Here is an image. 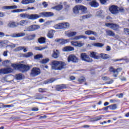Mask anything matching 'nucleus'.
<instances>
[{
  "label": "nucleus",
  "instance_id": "31",
  "mask_svg": "<svg viewBox=\"0 0 129 129\" xmlns=\"http://www.w3.org/2000/svg\"><path fill=\"white\" fill-rule=\"evenodd\" d=\"M93 46H94V47H98L99 48H101L104 46V44L101 43L96 42L93 44Z\"/></svg>",
  "mask_w": 129,
  "mask_h": 129
},
{
  "label": "nucleus",
  "instance_id": "49",
  "mask_svg": "<svg viewBox=\"0 0 129 129\" xmlns=\"http://www.w3.org/2000/svg\"><path fill=\"white\" fill-rule=\"evenodd\" d=\"M81 18L83 19V20H85V19H89L90 18V15H86L84 16H81Z\"/></svg>",
  "mask_w": 129,
  "mask_h": 129
},
{
  "label": "nucleus",
  "instance_id": "18",
  "mask_svg": "<svg viewBox=\"0 0 129 129\" xmlns=\"http://www.w3.org/2000/svg\"><path fill=\"white\" fill-rule=\"evenodd\" d=\"M63 52H71V51H74V47L72 46H65L62 48Z\"/></svg>",
  "mask_w": 129,
  "mask_h": 129
},
{
  "label": "nucleus",
  "instance_id": "15",
  "mask_svg": "<svg viewBox=\"0 0 129 129\" xmlns=\"http://www.w3.org/2000/svg\"><path fill=\"white\" fill-rule=\"evenodd\" d=\"M19 25V23L14 21H10L8 24V27L9 28H17Z\"/></svg>",
  "mask_w": 129,
  "mask_h": 129
},
{
  "label": "nucleus",
  "instance_id": "64",
  "mask_svg": "<svg viewBox=\"0 0 129 129\" xmlns=\"http://www.w3.org/2000/svg\"><path fill=\"white\" fill-rule=\"evenodd\" d=\"M4 107H12V106H14L13 105H4Z\"/></svg>",
  "mask_w": 129,
  "mask_h": 129
},
{
  "label": "nucleus",
  "instance_id": "8",
  "mask_svg": "<svg viewBox=\"0 0 129 129\" xmlns=\"http://www.w3.org/2000/svg\"><path fill=\"white\" fill-rule=\"evenodd\" d=\"M79 60L78 57L74 54H70L68 58V62H73V63H77Z\"/></svg>",
  "mask_w": 129,
  "mask_h": 129
},
{
  "label": "nucleus",
  "instance_id": "22",
  "mask_svg": "<svg viewBox=\"0 0 129 129\" xmlns=\"http://www.w3.org/2000/svg\"><path fill=\"white\" fill-rule=\"evenodd\" d=\"M89 5L93 8H97V7L99 6L98 3L96 2L95 1H92V2H89Z\"/></svg>",
  "mask_w": 129,
  "mask_h": 129
},
{
  "label": "nucleus",
  "instance_id": "61",
  "mask_svg": "<svg viewBox=\"0 0 129 129\" xmlns=\"http://www.w3.org/2000/svg\"><path fill=\"white\" fill-rule=\"evenodd\" d=\"M89 39L90 40H91L92 41H95V40H96V39L95 38V37H93V36H91V37H89Z\"/></svg>",
  "mask_w": 129,
  "mask_h": 129
},
{
  "label": "nucleus",
  "instance_id": "9",
  "mask_svg": "<svg viewBox=\"0 0 129 129\" xmlns=\"http://www.w3.org/2000/svg\"><path fill=\"white\" fill-rule=\"evenodd\" d=\"M81 58L83 61L85 62H92L93 60L89 57L88 55H87L86 53H82L81 54Z\"/></svg>",
  "mask_w": 129,
  "mask_h": 129
},
{
  "label": "nucleus",
  "instance_id": "29",
  "mask_svg": "<svg viewBox=\"0 0 129 129\" xmlns=\"http://www.w3.org/2000/svg\"><path fill=\"white\" fill-rule=\"evenodd\" d=\"M5 10H14L15 9H18V6L14 5L11 6H5L4 7Z\"/></svg>",
  "mask_w": 129,
  "mask_h": 129
},
{
  "label": "nucleus",
  "instance_id": "37",
  "mask_svg": "<svg viewBox=\"0 0 129 129\" xmlns=\"http://www.w3.org/2000/svg\"><path fill=\"white\" fill-rule=\"evenodd\" d=\"M62 29H67V28H69L70 27V24L69 23L66 22V23H62Z\"/></svg>",
  "mask_w": 129,
  "mask_h": 129
},
{
  "label": "nucleus",
  "instance_id": "17",
  "mask_svg": "<svg viewBox=\"0 0 129 129\" xmlns=\"http://www.w3.org/2000/svg\"><path fill=\"white\" fill-rule=\"evenodd\" d=\"M67 86L65 84L57 85L56 86V90L57 91H60L61 89H66Z\"/></svg>",
  "mask_w": 129,
  "mask_h": 129
},
{
  "label": "nucleus",
  "instance_id": "41",
  "mask_svg": "<svg viewBox=\"0 0 129 129\" xmlns=\"http://www.w3.org/2000/svg\"><path fill=\"white\" fill-rule=\"evenodd\" d=\"M16 79H17V80H22V79H23V76L22 74H19L16 75Z\"/></svg>",
  "mask_w": 129,
  "mask_h": 129
},
{
  "label": "nucleus",
  "instance_id": "28",
  "mask_svg": "<svg viewBox=\"0 0 129 129\" xmlns=\"http://www.w3.org/2000/svg\"><path fill=\"white\" fill-rule=\"evenodd\" d=\"M53 28L56 30H61L63 29L62 23H61L56 24L53 26Z\"/></svg>",
  "mask_w": 129,
  "mask_h": 129
},
{
  "label": "nucleus",
  "instance_id": "52",
  "mask_svg": "<svg viewBox=\"0 0 129 129\" xmlns=\"http://www.w3.org/2000/svg\"><path fill=\"white\" fill-rule=\"evenodd\" d=\"M124 33L125 35H128L129 36V29L128 28H124Z\"/></svg>",
  "mask_w": 129,
  "mask_h": 129
},
{
  "label": "nucleus",
  "instance_id": "46",
  "mask_svg": "<svg viewBox=\"0 0 129 129\" xmlns=\"http://www.w3.org/2000/svg\"><path fill=\"white\" fill-rule=\"evenodd\" d=\"M41 58H43V55L42 54H37L34 56V59L35 60H39V59H41Z\"/></svg>",
  "mask_w": 129,
  "mask_h": 129
},
{
  "label": "nucleus",
  "instance_id": "40",
  "mask_svg": "<svg viewBox=\"0 0 129 129\" xmlns=\"http://www.w3.org/2000/svg\"><path fill=\"white\" fill-rule=\"evenodd\" d=\"M70 41L69 39H61V42H60V45H64V44H67Z\"/></svg>",
  "mask_w": 129,
  "mask_h": 129
},
{
  "label": "nucleus",
  "instance_id": "36",
  "mask_svg": "<svg viewBox=\"0 0 129 129\" xmlns=\"http://www.w3.org/2000/svg\"><path fill=\"white\" fill-rule=\"evenodd\" d=\"M100 55L101 58L103 59V60H106V59H108V55L107 54L101 53Z\"/></svg>",
  "mask_w": 129,
  "mask_h": 129
},
{
  "label": "nucleus",
  "instance_id": "59",
  "mask_svg": "<svg viewBox=\"0 0 129 129\" xmlns=\"http://www.w3.org/2000/svg\"><path fill=\"white\" fill-rule=\"evenodd\" d=\"M110 102L111 103H115V102H117V100L115 99H110Z\"/></svg>",
  "mask_w": 129,
  "mask_h": 129
},
{
  "label": "nucleus",
  "instance_id": "56",
  "mask_svg": "<svg viewBox=\"0 0 129 129\" xmlns=\"http://www.w3.org/2000/svg\"><path fill=\"white\" fill-rule=\"evenodd\" d=\"M122 70V68H118L117 69H116V73H118L119 72H120V71H121Z\"/></svg>",
  "mask_w": 129,
  "mask_h": 129
},
{
  "label": "nucleus",
  "instance_id": "27",
  "mask_svg": "<svg viewBox=\"0 0 129 129\" xmlns=\"http://www.w3.org/2000/svg\"><path fill=\"white\" fill-rule=\"evenodd\" d=\"M106 33L107 36H109V37H114L115 36V33L111 30H106Z\"/></svg>",
  "mask_w": 129,
  "mask_h": 129
},
{
  "label": "nucleus",
  "instance_id": "30",
  "mask_svg": "<svg viewBox=\"0 0 129 129\" xmlns=\"http://www.w3.org/2000/svg\"><path fill=\"white\" fill-rule=\"evenodd\" d=\"M55 80L56 79H50L49 80H47L43 82V84H50V83H53V82H54Z\"/></svg>",
  "mask_w": 129,
  "mask_h": 129
},
{
  "label": "nucleus",
  "instance_id": "60",
  "mask_svg": "<svg viewBox=\"0 0 129 129\" xmlns=\"http://www.w3.org/2000/svg\"><path fill=\"white\" fill-rule=\"evenodd\" d=\"M116 96H118L119 98H121L122 97H123V94L120 93L119 95H116Z\"/></svg>",
  "mask_w": 129,
  "mask_h": 129
},
{
  "label": "nucleus",
  "instance_id": "26",
  "mask_svg": "<svg viewBox=\"0 0 129 129\" xmlns=\"http://www.w3.org/2000/svg\"><path fill=\"white\" fill-rule=\"evenodd\" d=\"M77 34V32H68L67 31L66 32V35L68 37H74V36H76Z\"/></svg>",
  "mask_w": 129,
  "mask_h": 129
},
{
  "label": "nucleus",
  "instance_id": "11",
  "mask_svg": "<svg viewBox=\"0 0 129 129\" xmlns=\"http://www.w3.org/2000/svg\"><path fill=\"white\" fill-rule=\"evenodd\" d=\"M13 72L14 70L12 68L2 69L0 70V74H9V73H12Z\"/></svg>",
  "mask_w": 129,
  "mask_h": 129
},
{
  "label": "nucleus",
  "instance_id": "38",
  "mask_svg": "<svg viewBox=\"0 0 129 129\" xmlns=\"http://www.w3.org/2000/svg\"><path fill=\"white\" fill-rule=\"evenodd\" d=\"M27 38L30 41H32V40H34L36 38V34L29 35Z\"/></svg>",
  "mask_w": 129,
  "mask_h": 129
},
{
  "label": "nucleus",
  "instance_id": "47",
  "mask_svg": "<svg viewBox=\"0 0 129 129\" xmlns=\"http://www.w3.org/2000/svg\"><path fill=\"white\" fill-rule=\"evenodd\" d=\"M125 10L123 7H118V13H124Z\"/></svg>",
  "mask_w": 129,
  "mask_h": 129
},
{
  "label": "nucleus",
  "instance_id": "12",
  "mask_svg": "<svg viewBox=\"0 0 129 129\" xmlns=\"http://www.w3.org/2000/svg\"><path fill=\"white\" fill-rule=\"evenodd\" d=\"M38 29H40V26L39 25H33L28 27L27 28L26 31L28 32H32L33 31H36V30H38Z\"/></svg>",
  "mask_w": 129,
  "mask_h": 129
},
{
  "label": "nucleus",
  "instance_id": "48",
  "mask_svg": "<svg viewBox=\"0 0 129 129\" xmlns=\"http://www.w3.org/2000/svg\"><path fill=\"white\" fill-rule=\"evenodd\" d=\"M109 72H112V73H116V71L113 68V67H110L109 69Z\"/></svg>",
  "mask_w": 129,
  "mask_h": 129
},
{
  "label": "nucleus",
  "instance_id": "20",
  "mask_svg": "<svg viewBox=\"0 0 129 129\" xmlns=\"http://www.w3.org/2000/svg\"><path fill=\"white\" fill-rule=\"evenodd\" d=\"M85 34L86 35H88V36L90 35H94V36H95V37H97L98 35H97V33L95 31H93L92 30H87L85 32Z\"/></svg>",
  "mask_w": 129,
  "mask_h": 129
},
{
  "label": "nucleus",
  "instance_id": "1",
  "mask_svg": "<svg viewBox=\"0 0 129 129\" xmlns=\"http://www.w3.org/2000/svg\"><path fill=\"white\" fill-rule=\"evenodd\" d=\"M54 16V13L53 12H41L38 14H31L30 15L29 20H37L39 18H50V17H53Z\"/></svg>",
  "mask_w": 129,
  "mask_h": 129
},
{
  "label": "nucleus",
  "instance_id": "63",
  "mask_svg": "<svg viewBox=\"0 0 129 129\" xmlns=\"http://www.w3.org/2000/svg\"><path fill=\"white\" fill-rule=\"evenodd\" d=\"M32 111H38L39 110V108L37 107H34L32 109Z\"/></svg>",
  "mask_w": 129,
  "mask_h": 129
},
{
  "label": "nucleus",
  "instance_id": "7",
  "mask_svg": "<svg viewBox=\"0 0 129 129\" xmlns=\"http://www.w3.org/2000/svg\"><path fill=\"white\" fill-rule=\"evenodd\" d=\"M118 7L115 5H112L109 7V11L113 15H117L118 14Z\"/></svg>",
  "mask_w": 129,
  "mask_h": 129
},
{
  "label": "nucleus",
  "instance_id": "5",
  "mask_svg": "<svg viewBox=\"0 0 129 129\" xmlns=\"http://www.w3.org/2000/svg\"><path fill=\"white\" fill-rule=\"evenodd\" d=\"M41 74V70L39 68H33L31 71L30 76L31 77H36Z\"/></svg>",
  "mask_w": 129,
  "mask_h": 129
},
{
  "label": "nucleus",
  "instance_id": "57",
  "mask_svg": "<svg viewBox=\"0 0 129 129\" xmlns=\"http://www.w3.org/2000/svg\"><path fill=\"white\" fill-rule=\"evenodd\" d=\"M42 5L43 6L44 8H47V7L48 6V4H47V2H44L42 3Z\"/></svg>",
  "mask_w": 129,
  "mask_h": 129
},
{
  "label": "nucleus",
  "instance_id": "43",
  "mask_svg": "<svg viewBox=\"0 0 129 129\" xmlns=\"http://www.w3.org/2000/svg\"><path fill=\"white\" fill-rule=\"evenodd\" d=\"M49 61H50V59H49V58H44V59H43L40 61V63H41V64H46V63H48V62H49Z\"/></svg>",
  "mask_w": 129,
  "mask_h": 129
},
{
  "label": "nucleus",
  "instance_id": "4",
  "mask_svg": "<svg viewBox=\"0 0 129 129\" xmlns=\"http://www.w3.org/2000/svg\"><path fill=\"white\" fill-rule=\"evenodd\" d=\"M79 11H81L83 13H85L87 11V8L82 5H76L73 8V12L75 15H78V14H79Z\"/></svg>",
  "mask_w": 129,
  "mask_h": 129
},
{
  "label": "nucleus",
  "instance_id": "2",
  "mask_svg": "<svg viewBox=\"0 0 129 129\" xmlns=\"http://www.w3.org/2000/svg\"><path fill=\"white\" fill-rule=\"evenodd\" d=\"M12 67L14 68L15 70H19L21 71L22 73H25L27 71L30 70L31 67L29 65H26L23 63H12L11 64Z\"/></svg>",
  "mask_w": 129,
  "mask_h": 129
},
{
  "label": "nucleus",
  "instance_id": "54",
  "mask_svg": "<svg viewBox=\"0 0 129 129\" xmlns=\"http://www.w3.org/2000/svg\"><path fill=\"white\" fill-rule=\"evenodd\" d=\"M43 98H44V97L41 94H39L37 97V99H43Z\"/></svg>",
  "mask_w": 129,
  "mask_h": 129
},
{
  "label": "nucleus",
  "instance_id": "32",
  "mask_svg": "<svg viewBox=\"0 0 129 129\" xmlns=\"http://www.w3.org/2000/svg\"><path fill=\"white\" fill-rule=\"evenodd\" d=\"M30 15L27 13L21 14L20 15V17L23 18V19H28L29 20H30Z\"/></svg>",
  "mask_w": 129,
  "mask_h": 129
},
{
  "label": "nucleus",
  "instance_id": "50",
  "mask_svg": "<svg viewBox=\"0 0 129 129\" xmlns=\"http://www.w3.org/2000/svg\"><path fill=\"white\" fill-rule=\"evenodd\" d=\"M10 64H11V61L9 60H5L4 61V65H5V66H9Z\"/></svg>",
  "mask_w": 129,
  "mask_h": 129
},
{
  "label": "nucleus",
  "instance_id": "23",
  "mask_svg": "<svg viewBox=\"0 0 129 129\" xmlns=\"http://www.w3.org/2000/svg\"><path fill=\"white\" fill-rule=\"evenodd\" d=\"M36 2L35 0H22L21 4L23 5H28V4H33Z\"/></svg>",
  "mask_w": 129,
  "mask_h": 129
},
{
  "label": "nucleus",
  "instance_id": "44",
  "mask_svg": "<svg viewBox=\"0 0 129 129\" xmlns=\"http://www.w3.org/2000/svg\"><path fill=\"white\" fill-rule=\"evenodd\" d=\"M20 26H25L28 24V21L27 20H22L19 23Z\"/></svg>",
  "mask_w": 129,
  "mask_h": 129
},
{
  "label": "nucleus",
  "instance_id": "16",
  "mask_svg": "<svg viewBox=\"0 0 129 129\" xmlns=\"http://www.w3.org/2000/svg\"><path fill=\"white\" fill-rule=\"evenodd\" d=\"M28 47L25 48V46H19L17 47L14 49L15 52H19V51H22V50H23V52L26 53V52L28 51Z\"/></svg>",
  "mask_w": 129,
  "mask_h": 129
},
{
  "label": "nucleus",
  "instance_id": "13",
  "mask_svg": "<svg viewBox=\"0 0 129 129\" xmlns=\"http://www.w3.org/2000/svg\"><path fill=\"white\" fill-rule=\"evenodd\" d=\"M71 44L72 46H74L75 47H79L81 48V47H83L84 46V43H82V41H71Z\"/></svg>",
  "mask_w": 129,
  "mask_h": 129
},
{
  "label": "nucleus",
  "instance_id": "6",
  "mask_svg": "<svg viewBox=\"0 0 129 129\" xmlns=\"http://www.w3.org/2000/svg\"><path fill=\"white\" fill-rule=\"evenodd\" d=\"M105 25L106 26V27H108L114 31H118V30H119V25L116 24L106 23Z\"/></svg>",
  "mask_w": 129,
  "mask_h": 129
},
{
  "label": "nucleus",
  "instance_id": "10",
  "mask_svg": "<svg viewBox=\"0 0 129 129\" xmlns=\"http://www.w3.org/2000/svg\"><path fill=\"white\" fill-rule=\"evenodd\" d=\"M6 36V37H12V38H19L20 37H24V36H26V33L24 32H21L19 33H14L11 35L7 34Z\"/></svg>",
  "mask_w": 129,
  "mask_h": 129
},
{
  "label": "nucleus",
  "instance_id": "42",
  "mask_svg": "<svg viewBox=\"0 0 129 129\" xmlns=\"http://www.w3.org/2000/svg\"><path fill=\"white\" fill-rule=\"evenodd\" d=\"M101 117V116L94 117L92 119V121H97V120H100Z\"/></svg>",
  "mask_w": 129,
  "mask_h": 129
},
{
  "label": "nucleus",
  "instance_id": "19",
  "mask_svg": "<svg viewBox=\"0 0 129 129\" xmlns=\"http://www.w3.org/2000/svg\"><path fill=\"white\" fill-rule=\"evenodd\" d=\"M90 56L91 58H94V59H96L98 60V59H100V56L97 55V52H92L90 54Z\"/></svg>",
  "mask_w": 129,
  "mask_h": 129
},
{
  "label": "nucleus",
  "instance_id": "33",
  "mask_svg": "<svg viewBox=\"0 0 129 129\" xmlns=\"http://www.w3.org/2000/svg\"><path fill=\"white\" fill-rule=\"evenodd\" d=\"M34 54H33V52H29L27 53L23 54V57L24 58H30V57H32Z\"/></svg>",
  "mask_w": 129,
  "mask_h": 129
},
{
  "label": "nucleus",
  "instance_id": "21",
  "mask_svg": "<svg viewBox=\"0 0 129 129\" xmlns=\"http://www.w3.org/2000/svg\"><path fill=\"white\" fill-rule=\"evenodd\" d=\"M55 32L56 31L53 29L49 30L47 34V37L49 38V39H53V38H54V33H55Z\"/></svg>",
  "mask_w": 129,
  "mask_h": 129
},
{
  "label": "nucleus",
  "instance_id": "25",
  "mask_svg": "<svg viewBox=\"0 0 129 129\" xmlns=\"http://www.w3.org/2000/svg\"><path fill=\"white\" fill-rule=\"evenodd\" d=\"M45 49H48V46H36L34 48V50H35L36 51H43V50H45Z\"/></svg>",
  "mask_w": 129,
  "mask_h": 129
},
{
  "label": "nucleus",
  "instance_id": "45",
  "mask_svg": "<svg viewBox=\"0 0 129 129\" xmlns=\"http://www.w3.org/2000/svg\"><path fill=\"white\" fill-rule=\"evenodd\" d=\"M85 80V78H84V77H81L78 79V81H79L80 83H83V82H84Z\"/></svg>",
  "mask_w": 129,
  "mask_h": 129
},
{
  "label": "nucleus",
  "instance_id": "14",
  "mask_svg": "<svg viewBox=\"0 0 129 129\" xmlns=\"http://www.w3.org/2000/svg\"><path fill=\"white\" fill-rule=\"evenodd\" d=\"M53 52L51 57L54 58V59H57V58H59V56H60V51H59L58 49H56L55 50H53Z\"/></svg>",
  "mask_w": 129,
  "mask_h": 129
},
{
  "label": "nucleus",
  "instance_id": "53",
  "mask_svg": "<svg viewBox=\"0 0 129 129\" xmlns=\"http://www.w3.org/2000/svg\"><path fill=\"white\" fill-rule=\"evenodd\" d=\"M97 17H102V11H99L97 13Z\"/></svg>",
  "mask_w": 129,
  "mask_h": 129
},
{
  "label": "nucleus",
  "instance_id": "58",
  "mask_svg": "<svg viewBox=\"0 0 129 129\" xmlns=\"http://www.w3.org/2000/svg\"><path fill=\"white\" fill-rule=\"evenodd\" d=\"M100 2L102 5H104L106 4V2H107V0H100Z\"/></svg>",
  "mask_w": 129,
  "mask_h": 129
},
{
  "label": "nucleus",
  "instance_id": "55",
  "mask_svg": "<svg viewBox=\"0 0 129 129\" xmlns=\"http://www.w3.org/2000/svg\"><path fill=\"white\" fill-rule=\"evenodd\" d=\"M8 53H9V51H8V50L4 51L3 56H4V57H7L8 56Z\"/></svg>",
  "mask_w": 129,
  "mask_h": 129
},
{
  "label": "nucleus",
  "instance_id": "35",
  "mask_svg": "<svg viewBox=\"0 0 129 129\" xmlns=\"http://www.w3.org/2000/svg\"><path fill=\"white\" fill-rule=\"evenodd\" d=\"M109 108L110 110H115L117 108V105L116 104L109 105Z\"/></svg>",
  "mask_w": 129,
  "mask_h": 129
},
{
  "label": "nucleus",
  "instance_id": "62",
  "mask_svg": "<svg viewBox=\"0 0 129 129\" xmlns=\"http://www.w3.org/2000/svg\"><path fill=\"white\" fill-rule=\"evenodd\" d=\"M5 37V33L2 32H0V38H3Z\"/></svg>",
  "mask_w": 129,
  "mask_h": 129
},
{
  "label": "nucleus",
  "instance_id": "51",
  "mask_svg": "<svg viewBox=\"0 0 129 129\" xmlns=\"http://www.w3.org/2000/svg\"><path fill=\"white\" fill-rule=\"evenodd\" d=\"M46 90H47V89L46 88H39V92L43 93L44 92H46Z\"/></svg>",
  "mask_w": 129,
  "mask_h": 129
},
{
  "label": "nucleus",
  "instance_id": "3",
  "mask_svg": "<svg viewBox=\"0 0 129 129\" xmlns=\"http://www.w3.org/2000/svg\"><path fill=\"white\" fill-rule=\"evenodd\" d=\"M51 69L52 70H62L66 68V63L63 61L53 60L51 62Z\"/></svg>",
  "mask_w": 129,
  "mask_h": 129
},
{
  "label": "nucleus",
  "instance_id": "34",
  "mask_svg": "<svg viewBox=\"0 0 129 129\" xmlns=\"http://www.w3.org/2000/svg\"><path fill=\"white\" fill-rule=\"evenodd\" d=\"M38 41L40 44H44L46 43V38L45 37H40L38 39Z\"/></svg>",
  "mask_w": 129,
  "mask_h": 129
},
{
  "label": "nucleus",
  "instance_id": "24",
  "mask_svg": "<svg viewBox=\"0 0 129 129\" xmlns=\"http://www.w3.org/2000/svg\"><path fill=\"white\" fill-rule=\"evenodd\" d=\"M80 39H84L85 40H86V39H87V36L84 35H78L75 36L72 40H80Z\"/></svg>",
  "mask_w": 129,
  "mask_h": 129
},
{
  "label": "nucleus",
  "instance_id": "39",
  "mask_svg": "<svg viewBox=\"0 0 129 129\" xmlns=\"http://www.w3.org/2000/svg\"><path fill=\"white\" fill-rule=\"evenodd\" d=\"M53 9H55V10H56V11H61L62 9H63V6L61 5H58L53 8Z\"/></svg>",
  "mask_w": 129,
  "mask_h": 129
}]
</instances>
